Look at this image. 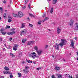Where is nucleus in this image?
I'll use <instances>...</instances> for the list:
<instances>
[{
	"label": "nucleus",
	"mask_w": 78,
	"mask_h": 78,
	"mask_svg": "<svg viewBox=\"0 0 78 78\" xmlns=\"http://www.w3.org/2000/svg\"><path fill=\"white\" fill-rule=\"evenodd\" d=\"M31 54L32 55V58L33 59H34L36 57H37V58H39V56L37 55L36 54V53H35V52H32L31 53Z\"/></svg>",
	"instance_id": "nucleus-1"
},
{
	"label": "nucleus",
	"mask_w": 78,
	"mask_h": 78,
	"mask_svg": "<svg viewBox=\"0 0 78 78\" xmlns=\"http://www.w3.org/2000/svg\"><path fill=\"white\" fill-rule=\"evenodd\" d=\"M61 41L62 42L60 43L59 44V45H60V46H61V47H62V46H63L64 45V44H65V42H66V40H65L62 39L61 40Z\"/></svg>",
	"instance_id": "nucleus-2"
},
{
	"label": "nucleus",
	"mask_w": 78,
	"mask_h": 78,
	"mask_svg": "<svg viewBox=\"0 0 78 78\" xmlns=\"http://www.w3.org/2000/svg\"><path fill=\"white\" fill-rule=\"evenodd\" d=\"M53 47H55V48L57 50H59V44H58L57 43H56L55 44H54Z\"/></svg>",
	"instance_id": "nucleus-3"
},
{
	"label": "nucleus",
	"mask_w": 78,
	"mask_h": 78,
	"mask_svg": "<svg viewBox=\"0 0 78 78\" xmlns=\"http://www.w3.org/2000/svg\"><path fill=\"white\" fill-rule=\"evenodd\" d=\"M14 47L13 48V50H14L15 51H16L17 50V48L18 47V46H19V45L17 44H14Z\"/></svg>",
	"instance_id": "nucleus-4"
},
{
	"label": "nucleus",
	"mask_w": 78,
	"mask_h": 78,
	"mask_svg": "<svg viewBox=\"0 0 78 78\" xmlns=\"http://www.w3.org/2000/svg\"><path fill=\"white\" fill-rule=\"evenodd\" d=\"M18 16L20 17H22L23 16V13L21 12H19L18 13Z\"/></svg>",
	"instance_id": "nucleus-5"
},
{
	"label": "nucleus",
	"mask_w": 78,
	"mask_h": 78,
	"mask_svg": "<svg viewBox=\"0 0 78 78\" xmlns=\"http://www.w3.org/2000/svg\"><path fill=\"white\" fill-rule=\"evenodd\" d=\"M26 33H27V30H23L21 31V34H20L21 36H22V34H25Z\"/></svg>",
	"instance_id": "nucleus-6"
},
{
	"label": "nucleus",
	"mask_w": 78,
	"mask_h": 78,
	"mask_svg": "<svg viewBox=\"0 0 78 78\" xmlns=\"http://www.w3.org/2000/svg\"><path fill=\"white\" fill-rule=\"evenodd\" d=\"M37 53L38 56H41V54H42V51H37Z\"/></svg>",
	"instance_id": "nucleus-7"
},
{
	"label": "nucleus",
	"mask_w": 78,
	"mask_h": 78,
	"mask_svg": "<svg viewBox=\"0 0 78 78\" xmlns=\"http://www.w3.org/2000/svg\"><path fill=\"white\" fill-rule=\"evenodd\" d=\"M61 29L59 27H58L57 28V33L58 34H59L60 33H61Z\"/></svg>",
	"instance_id": "nucleus-8"
},
{
	"label": "nucleus",
	"mask_w": 78,
	"mask_h": 78,
	"mask_svg": "<svg viewBox=\"0 0 78 78\" xmlns=\"http://www.w3.org/2000/svg\"><path fill=\"white\" fill-rule=\"evenodd\" d=\"M73 24V20H71L69 23V25L70 26H72Z\"/></svg>",
	"instance_id": "nucleus-9"
},
{
	"label": "nucleus",
	"mask_w": 78,
	"mask_h": 78,
	"mask_svg": "<svg viewBox=\"0 0 78 78\" xmlns=\"http://www.w3.org/2000/svg\"><path fill=\"white\" fill-rule=\"evenodd\" d=\"M25 23H23L22 24V25L21 27V28H25Z\"/></svg>",
	"instance_id": "nucleus-10"
},
{
	"label": "nucleus",
	"mask_w": 78,
	"mask_h": 78,
	"mask_svg": "<svg viewBox=\"0 0 78 78\" xmlns=\"http://www.w3.org/2000/svg\"><path fill=\"white\" fill-rule=\"evenodd\" d=\"M34 48L36 51H38V47L37 46H35L34 47Z\"/></svg>",
	"instance_id": "nucleus-11"
},
{
	"label": "nucleus",
	"mask_w": 78,
	"mask_h": 78,
	"mask_svg": "<svg viewBox=\"0 0 78 78\" xmlns=\"http://www.w3.org/2000/svg\"><path fill=\"white\" fill-rule=\"evenodd\" d=\"M23 71L24 73H28V71L27 69H24Z\"/></svg>",
	"instance_id": "nucleus-12"
},
{
	"label": "nucleus",
	"mask_w": 78,
	"mask_h": 78,
	"mask_svg": "<svg viewBox=\"0 0 78 78\" xmlns=\"http://www.w3.org/2000/svg\"><path fill=\"white\" fill-rule=\"evenodd\" d=\"M4 69H5V70H6V71H8V70H9V69L8 68V67H7V66H5V67Z\"/></svg>",
	"instance_id": "nucleus-13"
},
{
	"label": "nucleus",
	"mask_w": 78,
	"mask_h": 78,
	"mask_svg": "<svg viewBox=\"0 0 78 78\" xmlns=\"http://www.w3.org/2000/svg\"><path fill=\"white\" fill-rule=\"evenodd\" d=\"M70 45L73 48H74V43L73 42H71Z\"/></svg>",
	"instance_id": "nucleus-14"
},
{
	"label": "nucleus",
	"mask_w": 78,
	"mask_h": 78,
	"mask_svg": "<svg viewBox=\"0 0 78 78\" xmlns=\"http://www.w3.org/2000/svg\"><path fill=\"white\" fill-rule=\"evenodd\" d=\"M13 16L15 17H19V16L18 15H17V14L14 13L13 14Z\"/></svg>",
	"instance_id": "nucleus-15"
},
{
	"label": "nucleus",
	"mask_w": 78,
	"mask_h": 78,
	"mask_svg": "<svg viewBox=\"0 0 78 78\" xmlns=\"http://www.w3.org/2000/svg\"><path fill=\"white\" fill-rule=\"evenodd\" d=\"M58 0H53L52 3L53 4H56Z\"/></svg>",
	"instance_id": "nucleus-16"
},
{
	"label": "nucleus",
	"mask_w": 78,
	"mask_h": 78,
	"mask_svg": "<svg viewBox=\"0 0 78 78\" xmlns=\"http://www.w3.org/2000/svg\"><path fill=\"white\" fill-rule=\"evenodd\" d=\"M27 62H28V63H30V64H31V63H32V61H31L30 60H28L27 59L26 60Z\"/></svg>",
	"instance_id": "nucleus-17"
},
{
	"label": "nucleus",
	"mask_w": 78,
	"mask_h": 78,
	"mask_svg": "<svg viewBox=\"0 0 78 78\" xmlns=\"http://www.w3.org/2000/svg\"><path fill=\"white\" fill-rule=\"evenodd\" d=\"M60 69V68L59 67L57 66L55 67V70H59Z\"/></svg>",
	"instance_id": "nucleus-18"
},
{
	"label": "nucleus",
	"mask_w": 78,
	"mask_h": 78,
	"mask_svg": "<svg viewBox=\"0 0 78 78\" xmlns=\"http://www.w3.org/2000/svg\"><path fill=\"white\" fill-rule=\"evenodd\" d=\"M4 45L5 46V47L9 49L10 48V46L9 45H6L5 44H4Z\"/></svg>",
	"instance_id": "nucleus-19"
},
{
	"label": "nucleus",
	"mask_w": 78,
	"mask_h": 78,
	"mask_svg": "<svg viewBox=\"0 0 78 78\" xmlns=\"http://www.w3.org/2000/svg\"><path fill=\"white\" fill-rule=\"evenodd\" d=\"M10 56H12V57H13V58H14V57H15V55H14L12 54V53H10Z\"/></svg>",
	"instance_id": "nucleus-20"
},
{
	"label": "nucleus",
	"mask_w": 78,
	"mask_h": 78,
	"mask_svg": "<svg viewBox=\"0 0 78 78\" xmlns=\"http://www.w3.org/2000/svg\"><path fill=\"white\" fill-rule=\"evenodd\" d=\"M53 12V9L51 8V10H50V12L51 14H52Z\"/></svg>",
	"instance_id": "nucleus-21"
},
{
	"label": "nucleus",
	"mask_w": 78,
	"mask_h": 78,
	"mask_svg": "<svg viewBox=\"0 0 78 78\" xmlns=\"http://www.w3.org/2000/svg\"><path fill=\"white\" fill-rule=\"evenodd\" d=\"M1 33L3 34V35H5L6 34V33L5 32H3V31H1Z\"/></svg>",
	"instance_id": "nucleus-22"
},
{
	"label": "nucleus",
	"mask_w": 78,
	"mask_h": 78,
	"mask_svg": "<svg viewBox=\"0 0 78 78\" xmlns=\"http://www.w3.org/2000/svg\"><path fill=\"white\" fill-rule=\"evenodd\" d=\"M75 30H78V25H76V27L75 28Z\"/></svg>",
	"instance_id": "nucleus-23"
},
{
	"label": "nucleus",
	"mask_w": 78,
	"mask_h": 78,
	"mask_svg": "<svg viewBox=\"0 0 78 78\" xmlns=\"http://www.w3.org/2000/svg\"><path fill=\"white\" fill-rule=\"evenodd\" d=\"M33 43L32 41H29L28 43V45H31Z\"/></svg>",
	"instance_id": "nucleus-24"
},
{
	"label": "nucleus",
	"mask_w": 78,
	"mask_h": 78,
	"mask_svg": "<svg viewBox=\"0 0 78 78\" xmlns=\"http://www.w3.org/2000/svg\"><path fill=\"white\" fill-rule=\"evenodd\" d=\"M18 74L19 75L18 77H21V76H22V74L21 73H18Z\"/></svg>",
	"instance_id": "nucleus-25"
},
{
	"label": "nucleus",
	"mask_w": 78,
	"mask_h": 78,
	"mask_svg": "<svg viewBox=\"0 0 78 78\" xmlns=\"http://www.w3.org/2000/svg\"><path fill=\"white\" fill-rule=\"evenodd\" d=\"M6 74H11V73L10 72L7 71H6Z\"/></svg>",
	"instance_id": "nucleus-26"
},
{
	"label": "nucleus",
	"mask_w": 78,
	"mask_h": 78,
	"mask_svg": "<svg viewBox=\"0 0 78 78\" xmlns=\"http://www.w3.org/2000/svg\"><path fill=\"white\" fill-rule=\"evenodd\" d=\"M25 41H26L25 40V39H23L22 41V43H23V44H24V43H25Z\"/></svg>",
	"instance_id": "nucleus-27"
},
{
	"label": "nucleus",
	"mask_w": 78,
	"mask_h": 78,
	"mask_svg": "<svg viewBox=\"0 0 78 78\" xmlns=\"http://www.w3.org/2000/svg\"><path fill=\"white\" fill-rule=\"evenodd\" d=\"M11 19H9L8 20V22L10 23L12 22V20Z\"/></svg>",
	"instance_id": "nucleus-28"
},
{
	"label": "nucleus",
	"mask_w": 78,
	"mask_h": 78,
	"mask_svg": "<svg viewBox=\"0 0 78 78\" xmlns=\"http://www.w3.org/2000/svg\"><path fill=\"white\" fill-rule=\"evenodd\" d=\"M58 78H62V76L60 74L58 76Z\"/></svg>",
	"instance_id": "nucleus-29"
},
{
	"label": "nucleus",
	"mask_w": 78,
	"mask_h": 78,
	"mask_svg": "<svg viewBox=\"0 0 78 78\" xmlns=\"http://www.w3.org/2000/svg\"><path fill=\"white\" fill-rule=\"evenodd\" d=\"M15 31H13L11 33V35H13L14 34H15Z\"/></svg>",
	"instance_id": "nucleus-30"
},
{
	"label": "nucleus",
	"mask_w": 78,
	"mask_h": 78,
	"mask_svg": "<svg viewBox=\"0 0 78 78\" xmlns=\"http://www.w3.org/2000/svg\"><path fill=\"white\" fill-rule=\"evenodd\" d=\"M6 13H4V19L6 18Z\"/></svg>",
	"instance_id": "nucleus-31"
},
{
	"label": "nucleus",
	"mask_w": 78,
	"mask_h": 78,
	"mask_svg": "<svg viewBox=\"0 0 78 78\" xmlns=\"http://www.w3.org/2000/svg\"><path fill=\"white\" fill-rule=\"evenodd\" d=\"M29 26L30 27H33V25L30 23H29Z\"/></svg>",
	"instance_id": "nucleus-32"
},
{
	"label": "nucleus",
	"mask_w": 78,
	"mask_h": 78,
	"mask_svg": "<svg viewBox=\"0 0 78 78\" xmlns=\"http://www.w3.org/2000/svg\"><path fill=\"white\" fill-rule=\"evenodd\" d=\"M28 0H26L25 1V4H27V3H28Z\"/></svg>",
	"instance_id": "nucleus-33"
},
{
	"label": "nucleus",
	"mask_w": 78,
	"mask_h": 78,
	"mask_svg": "<svg viewBox=\"0 0 78 78\" xmlns=\"http://www.w3.org/2000/svg\"><path fill=\"white\" fill-rule=\"evenodd\" d=\"M7 34H8V35H11V32H8L7 33Z\"/></svg>",
	"instance_id": "nucleus-34"
},
{
	"label": "nucleus",
	"mask_w": 78,
	"mask_h": 78,
	"mask_svg": "<svg viewBox=\"0 0 78 78\" xmlns=\"http://www.w3.org/2000/svg\"><path fill=\"white\" fill-rule=\"evenodd\" d=\"M28 8H29V9H31V7L30 6V4H29L28 5Z\"/></svg>",
	"instance_id": "nucleus-35"
},
{
	"label": "nucleus",
	"mask_w": 78,
	"mask_h": 78,
	"mask_svg": "<svg viewBox=\"0 0 78 78\" xmlns=\"http://www.w3.org/2000/svg\"><path fill=\"white\" fill-rule=\"evenodd\" d=\"M29 16H31V17H34V16H33L32 14H30Z\"/></svg>",
	"instance_id": "nucleus-36"
},
{
	"label": "nucleus",
	"mask_w": 78,
	"mask_h": 78,
	"mask_svg": "<svg viewBox=\"0 0 78 78\" xmlns=\"http://www.w3.org/2000/svg\"><path fill=\"white\" fill-rule=\"evenodd\" d=\"M2 50L4 51H5L6 50V49H5V48H3Z\"/></svg>",
	"instance_id": "nucleus-37"
},
{
	"label": "nucleus",
	"mask_w": 78,
	"mask_h": 78,
	"mask_svg": "<svg viewBox=\"0 0 78 78\" xmlns=\"http://www.w3.org/2000/svg\"><path fill=\"white\" fill-rule=\"evenodd\" d=\"M26 8V7L25 6H24L22 8V9H25Z\"/></svg>",
	"instance_id": "nucleus-38"
},
{
	"label": "nucleus",
	"mask_w": 78,
	"mask_h": 78,
	"mask_svg": "<svg viewBox=\"0 0 78 78\" xmlns=\"http://www.w3.org/2000/svg\"><path fill=\"white\" fill-rule=\"evenodd\" d=\"M10 78H13V76H12V75H10Z\"/></svg>",
	"instance_id": "nucleus-39"
},
{
	"label": "nucleus",
	"mask_w": 78,
	"mask_h": 78,
	"mask_svg": "<svg viewBox=\"0 0 78 78\" xmlns=\"http://www.w3.org/2000/svg\"><path fill=\"white\" fill-rule=\"evenodd\" d=\"M25 69H29V67L27 66H26L25 67Z\"/></svg>",
	"instance_id": "nucleus-40"
},
{
	"label": "nucleus",
	"mask_w": 78,
	"mask_h": 78,
	"mask_svg": "<svg viewBox=\"0 0 78 78\" xmlns=\"http://www.w3.org/2000/svg\"><path fill=\"white\" fill-rule=\"evenodd\" d=\"M29 57H30V58L32 57V54H29Z\"/></svg>",
	"instance_id": "nucleus-41"
},
{
	"label": "nucleus",
	"mask_w": 78,
	"mask_h": 78,
	"mask_svg": "<svg viewBox=\"0 0 78 78\" xmlns=\"http://www.w3.org/2000/svg\"><path fill=\"white\" fill-rule=\"evenodd\" d=\"M51 78H55V76L54 75H52L51 76Z\"/></svg>",
	"instance_id": "nucleus-42"
},
{
	"label": "nucleus",
	"mask_w": 78,
	"mask_h": 78,
	"mask_svg": "<svg viewBox=\"0 0 78 78\" xmlns=\"http://www.w3.org/2000/svg\"><path fill=\"white\" fill-rule=\"evenodd\" d=\"M42 17H45V13L42 16Z\"/></svg>",
	"instance_id": "nucleus-43"
},
{
	"label": "nucleus",
	"mask_w": 78,
	"mask_h": 78,
	"mask_svg": "<svg viewBox=\"0 0 78 78\" xmlns=\"http://www.w3.org/2000/svg\"><path fill=\"white\" fill-rule=\"evenodd\" d=\"M3 2L5 4H6V1H3Z\"/></svg>",
	"instance_id": "nucleus-44"
},
{
	"label": "nucleus",
	"mask_w": 78,
	"mask_h": 78,
	"mask_svg": "<svg viewBox=\"0 0 78 78\" xmlns=\"http://www.w3.org/2000/svg\"><path fill=\"white\" fill-rule=\"evenodd\" d=\"M4 29H3V28H2V29L1 30V32H2V31H4Z\"/></svg>",
	"instance_id": "nucleus-45"
},
{
	"label": "nucleus",
	"mask_w": 78,
	"mask_h": 78,
	"mask_svg": "<svg viewBox=\"0 0 78 78\" xmlns=\"http://www.w3.org/2000/svg\"><path fill=\"white\" fill-rule=\"evenodd\" d=\"M38 23L39 25H41V21L38 22Z\"/></svg>",
	"instance_id": "nucleus-46"
},
{
	"label": "nucleus",
	"mask_w": 78,
	"mask_h": 78,
	"mask_svg": "<svg viewBox=\"0 0 78 78\" xmlns=\"http://www.w3.org/2000/svg\"><path fill=\"white\" fill-rule=\"evenodd\" d=\"M6 28H10V26H8L6 27Z\"/></svg>",
	"instance_id": "nucleus-47"
},
{
	"label": "nucleus",
	"mask_w": 78,
	"mask_h": 78,
	"mask_svg": "<svg viewBox=\"0 0 78 78\" xmlns=\"http://www.w3.org/2000/svg\"><path fill=\"white\" fill-rule=\"evenodd\" d=\"M0 11H2L3 9L2 8L0 7Z\"/></svg>",
	"instance_id": "nucleus-48"
},
{
	"label": "nucleus",
	"mask_w": 78,
	"mask_h": 78,
	"mask_svg": "<svg viewBox=\"0 0 78 78\" xmlns=\"http://www.w3.org/2000/svg\"><path fill=\"white\" fill-rule=\"evenodd\" d=\"M65 16H67V17H68V16H69V13H67V14H66Z\"/></svg>",
	"instance_id": "nucleus-49"
},
{
	"label": "nucleus",
	"mask_w": 78,
	"mask_h": 78,
	"mask_svg": "<svg viewBox=\"0 0 78 78\" xmlns=\"http://www.w3.org/2000/svg\"><path fill=\"white\" fill-rule=\"evenodd\" d=\"M48 45H46L45 46V48H48Z\"/></svg>",
	"instance_id": "nucleus-50"
},
{
	"label": "nucleus",
	"mask_w": 78,
	"mask_h": 78,
	"mask_svg": "<svg viewBox=\"0 0 78 78\" xmlns=\"http://www.w3.org/2000/svg\"><path fill=\"white\" fill-rule=\"evenodd\" d=\"M33 63L34 64H36V62L34 61L33 62Z\"/></svg>",
	"instance_id": "nucleus-51"
},
{
	"label": "nucleus",
	"mask_w": 78,
	"mask_h": 78,
	"mask_svg": "<svg viewBox=\"0 0 78 78\" xmlns=\"http://www.w3.org/2000/svg\"><path fill=\"white\" fill-rule=\"evenodd\" d=\"M8 19H11V17L9 16L8 17Z\"/></svg>",
	"instance_id": "nucleus-52"
},
{
	"label": "nucleus",
	"mask_w": 78,
	"mask_h": 78,
	"mask_svg": "<svg viewBox=\"0 0 78 78\" xmlns=\"http://www.w3.org/2000/svg\"><path fill=\"white\" fill-rule=\"evenodd\" d=\"M0 42H2V41H3V40H2V38H1L0 39Z\"/></svg>",
	"instance_id": "nucleus-53"
},
{
	"label": "nucleus",
	"mask_w": 78,
	"mask_h": 78,
	"mask_svg": "<svg viewBox=\"0 0 78 78\" xmlns=\"http://www.w3.org/2000/svg\"><path fill=\"white\" fill-rule=\"evenodd\" d=\"M45 19L46 20H48V17H46L45 18Z\"/></svg>",
	"instance_id": "nucleus-54"
},
{
	"label": "nucleus",
	"mask_w": 78,
	"mask_h": 78,
	"mask_svg": "<svg viewBox=\"0 0 78 78\" xmlns=\"http://www.w3.org/2000/svg\"><path fill=\"white\" fill-rule=\"evenodd\" d=\"M74 39L76 40V39H78V38L77 37H75Z\"/></svg>",
	"instance_id": "nucleus-55"
},
{
	"label": "nucleus",
	"mask_w": 78,
	"mask_h": 78,
	"mask_svg": "<svg viewBox=\"0 0 78 78\" xmlns=\"http://www.w3.org/2000/svg\"><path fill=\"white\" fill-rule=\"evenodd\" d=\"M3 73H4V74H6V72H3Z\"/></svg>",
	"instance_id": "nucleus-56"
},
{
	"label": "nucleus",
	"mask_w": 78,
	"mask_h": 78,
	"mask_svg": "<svg viewBox=\"0 0 78 78\" xmlns=\"http://www.w3.org/2000/svg\"><path fill=\"white\" fill-rule=\"evenodd\" d=\"M37 70H40V69H41V68H37Z\"/></svg>",
	"instance_id": "nucleus-57"
},
{
	"label": "nucleus",
	"mask_w": 78,
	"mask_h": 78,
	"mask_svg": "<svg viewBox=\"0 0 78 78\" xmlns=\"http://www.w3.org/2000/svg\"><path fill=\"white\" fill-rule=\"evenodd\" d=\"M25 62H24V61L22 62V64H23L25 63Z\"/></svg>",
	"instance_id": "nucleus-58"
},
{
	"label": "nucleus",
	"mask_w": 78,
	"mask_h": 78,
	"mask_svg": "<svg viewBox=\"0 0 78 78\" xmlns=\"http://www.w3.org/2000/svg\"><path fill=\"white\" fill-rule=\"evenodd\" d=\"M76 78H78V74H77Z\"/></svg>",
	"instance_id": "nucleus-59"
},
{
	"label": "nucleus",
	"mask_w": 78,
	"mask_h": 78,
	"mask_svg": "<svg viewBox=\"0 0 78 78\" xmlns=\"http://www.w3.org/2000/svg\"><path fill=\"white\" fill-rule=\"evenodd\" d=\"M0 78H5L4 76H1L0 77Z\"/></svg>",
	"instance_id": "nucleus-60"
},
{
	"label": "nucleus",
	"mask_w": 78,
	"mask_h": 78,
	"mask_svg": "<svg viewBox=\"0 0 78 78\" xmlns=\"http://www.w3.org/2000/svg\"><path fill=\"white\" fill-rule=\"evenodd\" d=\"M45 20H45V19L44 20H43V22H45Z\"/></svg>",
	"instance_id": "nucleus-61"
},
{
	"label": "nucleus",
	"mask_w": 78,
	"mask_h": 78,
	"mask_svg": "<svg viewBox=\"0 0 78 78\" xmlns=\"http://www.w3.org/2000/svg\"><path fill=\"white\" fill-rule=\"evenodd\" d=\"M12 38H10V41H11L12 40Z\"/></svg>",
	"instance_id": "nucleus-62"
},
{
	"label": "nucleus",
	"mask_w": 78,
	"mask_h": 78,
	"mask_svg": "<svg viewBox=\"0 0 78 78\" xmlns=\"http://www.w3.org/2000/svg\"><path fill=\"white\" fill-rule=\"evenodd\" d=\"M65 61V60L64 59V58H63V61Z\"/></svg>",
	"instance_id": "nucleus-63"
},
{
	"label": "nucleus",
	"mask_w": 78,
	"mask_h": 78,
	"mask_svg": "<svg viewBox=\"0 0 78 78\" xmlns=\"http://www.w3.org/2000/svg\"><path fill=\"white\" fill-rule=\"evenodd\" d=\"M52 58H54V55H52Z\"/></svg>",
	"instance_id": "nucleus-64"
}]
</instances>
